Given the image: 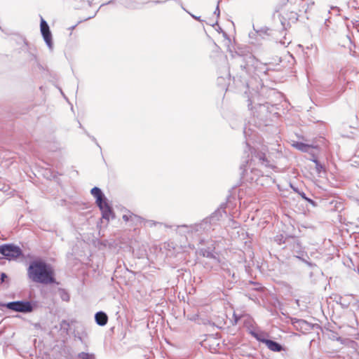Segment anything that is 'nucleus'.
I'll return each instance as SVG.
<instances>
[{"instance_id":"obj_3","label":"nucleus","mask_w":359,"mask_h":359,"mask_svg":"<svg viewBox=\"0 0 359 359\" xmlns=\"http://www.w3.org/2000/svg\"><path fill=\"white\" fill-rule=\"evenodd\" d=\"M0 306L6 307L12 311L21 313H29L33 311V306L27 301H16L6 304L0 303Z\"/></svg>"},{"instance_id":"obj_35","label":"nucleus","mask_w":359,"mask_h":359,"mask_svg":"<svg viewBox=\"0 0 359 359\" xmlns=\"http://www.w3.org/2000/svg\"><path fill=\"white\" fill-rule=\"evenodd\" d=\"M337 340H338V341H340V340H341V338H340V337L337 338Z\"/></svg>"},{"instance_id":"obj_30","label":"nucleus","mask_w":359,"mask_h":359,"mask_svg":"<svg viewBox=\"0 0 359 359\" xmlns=\"http://www.w3.org/2000/svg\"><path fill=\"white\" fill-rule=\"evenodd\" d=\"M215 14H217V16L219 15V5L217 4V6L216 8V10L215 11Z\"/></svg>"},{"instance_id":"obj_33","label":"nucleus","mask_w":359,"mask_h":359,"mask_svg":"<svg viewBox=\"0 0 359 359\" xmlns=\"http://www.w3.org/2000/svg\"><path fill=\"white\" fill-rule=\"evenodd\" d=\"M62 325H63V324H67V325H68V323H67V321H66V320H62Z\"/></svg>"},{"instance_id":"obj_36","label":"nucleus","mask_w":359,"mask_h":359,"mask_svg":"<svg viewBox=\"0 0 359 359\" xmlns=\"http://www.w3.org/2000/svg\"><path fill=\"white\" fill-rule=\"evenodd\" d=\"M358 187H359V184H358Z\"/></svg>"},{"instance_id":"obj_14","label":"nucleus","mask_w":359,"mask_h":359,"mask_svg":"<svg viewBox=\"0 0 359 359\" xmlns=\"http://www.w3.org/2000/svg\"><path fill=\"white\" fill-rule=\"evenodd\" d=\"M192 224L190 226L187 225H181L177 226V231L180 233L184 235L186 237L188 236L193 235L192 233Z\"/></svg>"},{"instance_id":"obj_31","label":"nucleus","mask_w":359,"mask_h":359,"mask_svg":"<svg viewBox=\"0 0 359 359\" xmlns=\"http://www.w3.org/2000/svg\"><path fill=\"white\" fill-rule=\"evenodd\" d=\"M292 188L293 189V190H294L295 192H297V193H298V194H299V191L297 190V189H296V188L293 187L292 186Z\"/></svg>"},{"instance_id":"obj_4","label":"nucleus","mask_w":359,"mask_h":359,"mask_svg":"<svg viewBox=\"0 0 359 359\" xmlns=\"http://www.w3.org/2000/svg\"><path fill=\"white\" fill-rule=\"evenodd\" d=\"M226 213L222 209H218L213 212L209 217L204 219L202 222L203 225V229L205 232H209L211 230H214V227L217 222L222 217L223 214Z\"/></svg>"},{"instance_id":"obj_1","label":"nucleus","mask_w":359,"mask_h":359,"mask_svg":"<svg viewBox=\"0 0 359 359\" xmlns=\"http://www.w3.org/2000/svg\"><path fill=\"white\" fill-rule=\"evenodd\" d=\"M27 273L29 278L34 282L45 285L55 283L52 268L50 265L41 261L31 262Z\"/></svg>"},{"instance_id":"obj_27","label":"nucleus","mask_w":359,"mask_h":359,"mask_svg":"<svg viewBox=\"0 0 359 359\" xmlns=\"http://www.w3.org/2000/svg\"><path fill=\"white\" fill-rule=\"evenodd\" d=\"M6 278H7V276H6V273H2L1 274V282H4V280H5V279H6Z\"/></svg>"},{"instance_id":"obj_34","label":"nucleus","mask_w":359,"mask_h":359,"mask_svg":"<svg viewBox=\"0 0 359 359\" xmlns=\"http://www.w3.org/2000/svg\"><path fill=\"white\" fill-rule=\"evenodd\" d=\"M249 101H250V103L248 104V107H250V106L252 105V102L250 100H249Z\"/></svg>"},{"instance_id":"obj_8","label":"nucleus","mask_w":359,"mask_h":359,"mask_svg":"<svg viewBox=\"0 0 359 359\" xmlns=\"http://www.w3.org/2000/svg\"><path fill=\"white\" fill-rule=\"evenodd\" d=\"M298 13L297 11H291L290 12L284 13L281 15V23L283 27L285 26V22L287 21V25L294 23L298 20Z\"/></svg>"},{"instance_id":"obj_32","label":"nucleus","mask_w":359,"mask_h":359,"mask_svg":"<svg viewBox=\"0 0 359 359\" xmlns=\"http://www.w3.org/2000/svg\"><path fill=\"white\" fill-rule=\"evenodd\" d=\"M193 18H194L195 19L198 20H200V17H196V16H194V15H192Z\"/></svg>"},{"instance_id":"obj_21","label":"nucleus","mask_w":359,"mask_h":359,"mask_svg":"<svg viewBox=\"0 0 359 359\" xmlns=\"http://www.w3.org/2000/svg\"><path fill=\"white\" fill-rule=\"evenodd\" d=\"M253 336L260 342H262L263 344H264V341H268V339H265L264 337H263V334H256V333H253Z\"/></svg>"},{"instance_id":"obj_7","label":"nucleus","mask_w":359,"mask_h":359,"mask_svg":"<svg viewBox=\"0 0 359 359\" xmlns=\"http://www.w3.org/2000/svg\"><path fill=\"white\" fill-rule=\"evenodd\" d=\"M41 32L43 37L46 43L49 47L50 49H52L53 43H52V35L49 29V26L47 22L44 20H41Z\"/></svg>"},{"instance_id":"obj_10","label":"nucleus","mask_w":359,"mask_h":359,"mask_svg":"<svg viewBox=\"0 0 359 359\" xmlns=\"http://www.w3.org/2000/svg\"><path fill=\"white\" fill-rule=\"evenodd\" d=\"M114 2L128 9L139 8V4L134 0H114Z\"/></svg>"},{"instance_id":"obj_15","label":"nucleus","mask_w":359,"mask_h":359,"mask_svg":"<svg viewBox=\"0 0 359 359\" xmlns=\"http://www.w3.org/2000/svg\"><path fill=\"white\" fill-rule=\"evenodd\" d=\"M203 225L204 224H202V222H201L200 223L192 224V233L199 235L205 232V230L203 229Z\"/></svg>"},{"instance_id":"obj_12","label":"nucleus","mask_w":359,"mask_h":359,"mask_svg":"<svg viewBox=\"0 0 359 359\" xmlns=\"http://www.w3.org/2000/svg\"><path fill=\"white\" fill-rule=\"evenodd\" d=\"M95 321L97 325L104 326L107 323L108 317L107 314L102 311L97 312L95 316Z\"/></svg>"},{"instance_id":"obj_16","label":"nucleus","mask_w":359,"mask_h":359,"mask_svg":"<svg viewBox=\"0 0 359 359\" xmlns=\"http://www.w3.org/2000/svg\"><path fill=\"white\" fill-rule=\"evenodd\" d=\"M245 154H247V156H244V158H245L244 160V163H245V164L243 163L241 165V168L242 170H243V174H244L245 172L247 171V169H246V167H247V164H248L249 163V161H250L251 159V154H250V151H249L248 149L246 148V147H245Z\"/></svg>"},{"instance_id":"obj_13","label":"nucleus","mask_w":359,"mask_h":359,"mask_svg":"<svg viewBox=\"0 0 359 359\" xmlns=\"http://www.w3.org/2000/svg\"><path fill=\"white\" fill-rule=\"evenodd\" d=\"M264 344L269 350L274 352H279L283 349V347L280 344L270 339H268V341H264Z\"/></svg>"},{"instance_id":"obj_9","label":"nucleus","mask_w":359,"mask_h":359,"mask_svg":"<svg viewBox=\"0 0 359 359\" xmlns=\"http://www.w3.org/2000/svg\"><path fill=\"white\" fill-rule=\"evenodd\" d=\"M291 4L297 5L296 11L298 12H307L308 8L310 6H313L314 4L313 1H311L310 4H306L304 3L305 0H287Z\"/></svg>"},{"instance_id":"obj_5","label":"nucleus","mask_w":359,"mask_h":359,"mask_svg":"<svg viewBox=\"0 0 359 359\" xmlns=\"http://www.w3.org/2000/svg\"><path fill=\"white\" fill-rule=\"evenodd\" d=\"M0 253L8 259H12L20 257L22 254V250L18 246L6 244L0 246Z\"/></svg>"},{"instance_id":"obj_2","label":"nucleus","mask_w":359,"mask_h":359,"mask_svg":"<svg viewBox=\"0 0 359 359\" xmlns=\"http://www.w3.org/2000/svg\"><path fill=\"white\" fill-rule=\"evenodd\" d=\"M90 193L96 198V203L102 211V217L109 220L112 215V210L106 201V198L101 189L98 187H94L91 189Z\"/></svg>"},{"instance_id":"obj_29","label":"nucleus","mask_w":359,"mask_h":359,"mask_svg":"<svg viewBox=\"0 0 359 359\" xmlns=\"http://www.w3.org/2000/svg\"><path fill=\"white\" fill-rule=\"evenodd\" d=\"M147 222L148 223L149 226H150L156 225V222L152 220L147 221Z\"/></svg>"},{"instance_id":"obj_17","label":"nucleus","mask_w":359,"mask_h":359,"mask_svg":"<svg viewBox=\"0 0 359 359\" xmlns=\"http://www.w3.org/2000/svg\"><path fill=\"white\" fill-rule=\"evenodd\" d=\"M224 276L225 278H231L233 280H236V277L235 276V272L233 269L224 268Z\"/></svg>"},{"instance_id":"obj_22","label":"nucleus","mask_w":359,"mask_h":359,"mask_svg":"<svg viewBox=\"0 0 359 359\" xmlns=\"http://www.w3.org/2000/svg\"><path fill=\"white\" fill-rule=\"evenodd\" d=\"M201 251L204 257L215 259V257L212 252L207 250H202Z\"/></svg>"},{"instance_id":"obj_28","label":"nucleus","mask_w":359,"mask_h":359,"mask_svg":"<svg viewBox=\"0 0 359 359\" xmlns=\"http://www.w3.org/2000/svg\"><path fill=\"white\" fill-rule=\"evenodd\" d=\"M315 163H316V168L318 172H320V170L322 168V166L318 163L317 161H315Z\"/></svg>"},{"instance_id":"obj_6","label":"nucleus","mask_w":359,"mask_h":359,"mask_svg":"<svg viewBox=\"0 0 359 359\" xmlns=\"http://www.w3.org/2000/svg\"><path fill=\"white\" fill-rule=\"evenodd\" d=\"M246 148L249 149L251 154L250 161H253L254 158L258 159L259 162L265 167L273 168L274 166L271 165L269 161L266 158L265 154L263 152H255L254 149L250 147L248 141L246 142Z\"/></svg>"},{"instance_id":"obj_19","label":"nucleus","mask_w":359,"mask_h":359,"mask_svg":"<svg viewBox=\"0 0 359 359\" xmlns=\"http://www.w3.org/2000/svg\"><path fill=\"white\" fill-rule=\"evenodd\" d=\"M295 147L302 151H308L310 146L302 142H297L294 144Z\"/></svg>"},{"instance_id":"obj_23","label":"nucleus","mask_w":359,"mask_h":359,"mask_svg":"<svg viewBox=\"0 0 359 359\" xmlns=\"http://www.w3.org/2000/svg\"><path fill=\"white\" fill-rule=\"evenodd\" d=\"M299 194L302 196V198H304V200L307 201L308 202H309V203H311L312 204L314 203L313 201H312L311 199L307 198L304 192H299Z\"/></svg>"},{"instance_id":"obj_24","label":"nucleus","mask_w":359,"mask_h":359,"mask_svg":"<svg viewBox=\"0 0 359 359\" xmlns=\"http://www.w3.org/2000/svg\"><path fill=\"white\" fill-rule=\"evenodd\" d=\"M69 293H61V299L63 301L68 302L69 300Z\"/></svg>"},{"instance_id":"obj_18","label":"nucleus","mask_w":359,"mask_h":359,"mask_svg":"<svg viewBox=\"0 0 359 359\" xmlns=\"http://www.w3.org/2000/svg\"><path fill=\"white\" fill-rule=\"evenodd\" d=\"M79 359H95V356L93 353H89L86 352H81L78 354Z\"/></svg>"},{"instance_id":"obj_11","label":"nucleus","mask_w":359,"mask_h":359,"mask_svg":"<svg viewBox=\"0 0 359 359\" xmlns=\"http://www.w3.org/2000/svg\"><path fill=\"white\" fill-rule=\"evenodd\" d=\"M123 219L125 222H131L135 225H137V224H140L142 221V219L140 217H139L136 215H134L133 213H129L128 215H123Z\"/></svg>"},{"instance_id":"obj_26","label":"nucleus","mask_w":359,"mask_h":359,"mask_svg":"<svg viewBox=\"0 0 359 359\" xmlns=\"http://www.w3.org/2000/svg\"><path fill=\"white\" fill-rule=\"evenodd\" d=\"M235 323H237L238 320L241 318V316H238L236 312L233 313Z\"/></svg>"},{"instance_id":"obj_20","label":"nucleus","mask_w":359,"mask_h":359,"mask_svg":"<svg viewBox=\"0 0 359 359\" xmlns=\"http://www.w3.org/2000/svg\"><path fill=\"white\" fill-rule=\"evenodd\" d=\"M274 241L278 244L280 245L283 243H285L284 236L283 235H277L274 238Z\"/></svg>"},{"instance_id":"obj_25","label":"nucleus","mask_w":359,"mask_h":359,"mask_svg":"<svg viewBox=\"0 0 359 359\" xmlns=\"http://www.w3.org/2000/svg\"><path fill=\"white\" fill-rule=\"evenodd\" d=\"M306 322L304 320H298V319H293L292 320V323L294 325L295 324H298V325H302V324H304Z\"/></svg>"}]
</instances>
